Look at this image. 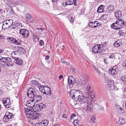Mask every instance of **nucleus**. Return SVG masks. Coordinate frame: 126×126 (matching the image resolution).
<instances>
[{
    "mask_svg": "<svg viewBox=\"0 0 126 126\" xmlns=\"http://www.w3.org/2000/svg\"><path fill=\"white\" fill-rule=\"evenodd\" d=\"M70 95L74 100L79 102V104L87 102V98L84 97L83 93L79 90H71L70 92Z\"/></svg>",
    "mask_w": 126,
    "mask_h": 126,
    "instance_id": "obj_1",
    "label": "nucleus"
},
{
    "mask_svg": "<svg viewBox=\"0 0 126 126\" xmlns=\"http://www.w3.org/2000/svg\"><path fill=\"white\" fill-rule=\"evenodd\" d=\"M24 110L27 116L31 120L35 119L40 118V114L33 110L25 108Z\"/></svg>",
    "mask_w": 126,
    "mask_h": 126,
    "instance_id": "obj_2",
    "label": "nucleus"
},
{
    "mask_svg": "<svg viewBox=\"0 0 126 126\" xmlns=\"http://www.w3.org/2000/svg\"><path fill=\"white\" fill-rule=\"evenodd\" d=\"M39 88L40 91L44 94L49 96L51 95V89L47 86L41 85Z\"/></svg>",
    "mask_w": 126,
    "mask_h": 126,
    "instance_id": "obj_3",
    "label": "nucleus"
},
{
    "mask_svg": "<svg viewBox=\"0 0 126 126\" xmlns=\"http://www.w3.org/2000/svg\"><path fill=\"white\" fill-rule=\"evenodd\" d=\"M77 83V85L78 86H81V88L87 90L88 89H88L91 90V87L88 84H87L86 80L81 81L78 79Z\"/></svg>",
    "mask_w": 126,
    "mask_h": 126,
    "instance_id": "obj_4",
    "label": "nucleus"
},
{
    "mask_svg": "<svg viewBox=\"0 0 126 126\" xmlns=\"http://www.w3.org/2000/svg\"><path fill=\"white\" fill-rule=\"evenodd\" d=\"M103 48L102 45H96L93 47L92 48V51L95 53H101L103 51Z\"/></svg>",
    "mask_w": 126,
    "mask_h": 126,
    "instance_id": "obj_5",
    "label": "nucleus"
},
{
    "mask_svg": "<svg viewBox=\"0 0 126 126\" xmlns=\"http://www.w3.org/2000/svg\"><path fill=\"white\" fill-rule=\"evenodd\" d=\"M27 94L29 98H32L33 99V97L36 95L37 94L34 89H33L32 88H30L28 91Z\"/></svg>",
    "mask_w": 126,
    "mask_h": 126,
    "instance_id": "obj_6",
    "label": "nucleus"
},
{
    "mask_svg": "<svg viewBox=\"0 0 126 126\" xmlns=\"http://www.w3.org/2000/svg\"><path fill=\"white\" fill-rule=\"evenodd\" d=\"M13 117V114L11 113L6 112L3 118V121L5 122H7L9 121V119Z\"/></svg>",
    "mask_w": 126,
    "mask_h": 126,
    "instance_id": "obj_7",
    "label": "nucleus"
},
{
    "mask_svg": "<svg viewBox=\"0 0 126 126\" xmlns=\"http://www.w3.org/2000/svg\"><path fill=\"white\" fill-rule=\"evenodd\" d=\"M19 33L20 34L22 35V37L24 38H26L28 37L29 34V31L25 29H20Z\"/></svg>",
    "mask_w": 126,
    "mask_h": 126,
    "instance_id": "obj_8",
    "label": "nucleus"
},
{
    "mask_svg": "<svg viewBox=\"0 0 126 126\" xmlns=\"http://www.w3.org/2000/svg\"><path fill=\"white\" fill-rule=\"evenodd\" d=\"M3 103L5 107L7 108H9L11 106V103L9 98H5L2 100Z\"/></svg>",
    "mask_w": 126,
    "mask_h": 126,
    "instance_id": "obj_9",
    "label": "nucleus"
},
{
    "mask_svg": "<svg viewBox=\"0 0 126 126\" xmlns=\"http://www.w3.org/2000/svg\"><path fill=\"white\" fill-rule=\"evenodd\" d=\"M80 104L81 105V106L83 107V108H85L86 107L87 110V111L91 110H92V106L91 104H88V98L87 99V102L86 103H84L82 104Z\"/></svg>",
    "mask_w": 126,
    "mask_h": 126,
    "instance_id": "obj_10",
    "label": "nucleus"
},
{
    "mask_svg": "<svg viewBox=\"0 0 126 126\" xmlns=\"http://www.w3.org/2000/svg\"><path fill=\"white\" fill-rule=\"evenodd\" d=\"M121 26L120 24L117 22L116 21L115 22L112 24L111 25V28L115 30H118L120 29L122 27Z\"/></svg>",
    "mask_w": 126,
    "mask_h": 126,
    "instance_id": "obj_11",
    "label": "nucleus"
},
{
    "mask_svg": "<svg viewBox=\"0 0 126 126\" xmlns=\"http://www.w3.org/2000/svg\"><path fill=\"white\" fill-rule=\"evenodd\" d=\"M89 26L92 28H95L100 26L101 24L98 23V22L95 21L94 22H90L88 23Z\"/></svg>",
    "mask_w": 126,
    "mask_h": 126,
    "instance_id": "obj_12",
    "label": "nucleus"
},
{
    "mask_svg": "<svg viewBox=\"0 0 126 126\" xmlns=\"http://www.w3.org/2000/svg\"><path fill=\"white\" fill-rule=\"evenodd\" d=\"M68 80L70 87H72L73 86V84L75 82V78L73 76H69Z\"/></svg>",
    "mask_w": 126,
    "mask_h": 126,
    "instance_id": "obj_13",
    "label": "nucleus"
},
{
    "mask_svg": "<svg viewBox=\"0 0 126 126\" xmlns=\"http://www.w3.org/2000/svg\"><path fill=\"white\" fill-rule=\"evenodd\" d=\"M108 87L110 90L115 89V86L113 80H109L108 82Z\"/></svg>",
    "mask_w": 126,
    "mask_h": 126,
    "instance_id": "obj_14",
    "label": "nucleus"
},
{
    "mask_svg": "<svg viewBox=\"0 0 126 126\" xmlns=\"http://www.w3.org/2000/svg\"><path fill=\"white\" fill-rule=\"evenodd\" d=\"M42 99V97L41 96L38 95L37 94L33 97V99L32 102H33L34 101H35V103L36 102H37L40 101Z\"/></svg>",
    "mask_w": 126,
    "mask_h": 126,
    "instance_id": "obj_15",
    "label": "nucleus"
},
{
    "mask_svg": "<svg viewBox=\"0 0 126 126\" xmlns=\"http://www.w3.org/2000/svg\"><path fill=\"white\" fill-rule=\"evenodd\" d=\"M14 59L16 61L15 63L19 65H22L23 63V61L20 58L18 57H14Z\"/></svg>",
    "mask_w": 126,
    "mask_h": 126,
    "instance_id": "obj_16",
    "label": "nucleus"
},
{
    "mask_svg": "<svg viewBox=\"0 0 126 126\" xmlns=\"http://www.w3.org/2000/svg\"><path fill=\"white\" fill-rule=\"evenodd\" d=\"M26 20L28 22H31L33 20V18L29 14H27L26 15Z\"/></svg>",
    "mask_w": 126,
    "mask_h": 126,
    "instance_id": "obj_17",
    "label": "nucleus"
},
{
    "mask_svg": "<svg viewBox=\"0 0 126 126\" xmlns=\"http://www.w3.org/2000/svg\"><path fill=\"white\" fill-rule=\"evenodd\" d=\"M116 21L118 23L120 24L122 27L126 23V22L124 20L120 19V18L118 19Z\"/></svg>",
    "mask_w": 126,
    "mask_h": 126,
    "instance_id": "obj_18",
    "label": "nucleus"
},
{
    "mask_svg": "<svg viewBox=\"0 0 126 126\" xmlns=\"http://www.w3.org/2000/svg\"><path fill=\"white\" fill-rule=\"evenodd\" d=\"M18 48V50L17 52L20 54H24L25 52V51L24 49L22 47H17Z\"/></svg>",
    "mask_w": 126,
    "mask_h": 126,
    "instance_id": "obj_19",
    "label": "nucleus"
},
{
    "mask_svg": "<svg viewBox=\"0 0 126 126\" xmlns=\"http://www.w3.org/2000/svg\"><path fill=\"white\" fill-rule=\"evenodd\" d=\"M114 14L115 17L118 19L120 18L122 16V13L119 10H118L115 12Z\"/></svg>",
    "mask_w": 126,
    "mask_h": 126,
    "instance_id": "obj_20",
    "label": "nucleus"
},
{
    "mask_svg": "<svg viewBox=\"0 0 126 126\" xmlns=\"http://www.w3.org/2000/svg\"><path fill=\"white\" fill-rule=\"evenodd\" d=\"M16 26L15 27H13L12 26H9V27H12V29H20L22 27V25L21 23H16Z\"/></svg>",
    "mask_w": 126,
    "mask_h": 126,
    "instance_id": "obj_21",
    "label": "nucleus"
},
{
    "mask_svg": "<svg viewBox=\"0 0 126 126\" xmlns=\"http://www.w3.org/2000/svg\"><path fill=\"white\" fill-rule=\"evenodd\" d=\"M105 7V6H104L103 5H101L98 8L97 11L99 13H101L104 11V7Z\"/></svg>",
    "mask_w": 126,
    "mask_h": 126,
    "instance_id": "obj_22",
    "label": "nucleus"
},
{
    "mask_svg": "<svg viewBox=\"0 0 126 126\" xmlns=\"http://www.w3.org/2000/svg\"><path fill=\"white\" fill-rule=\"evenodd\" d=\"M116 110L120 114H122L124 112V110L119 106H117L116 107Z\"/></svg>",
    "mask_w": 126,
    "mask_h": 126,
    "instance_id": "obj_23",
    "label": "nucleus"
},
{
    "mask_svg": "<svg viewBox=\"0 0 126 126\" xmlns=\"http://www.w3.org/2000/svg\"><path fill=\"white\" fill-rule=\"evenodd\" d=\"M9 24L8 23L4 21L3 23V25L2 26V30H5L7 29L8 28H9Z\"/></svg>",
    "mask_w": 126,
    "mask_h": 126,
    "instance_id": "obj_24",
    "label": "nucleus"
},
{
    "mask_svg": "<svg viewBox=\"0 0 126 126\" xmlns=\"http://www.w3.org/2000/svg\"><path fill=\"white\" fill-rule=\"evenodd\" d=\"M114 6L112 5H110L106 9V11L110 13L113 12L114 10Z\"/></svg>",
    "mask_w": 126,
    "mask_h": 126,
    "instance_id": "obj_25",
    "label": "nucleus"
},
{
    "mask_svg": "<svg viewBox=\"0 0 126 126\" xmlns=\"http://www.w3.org/2000/svg\"><path fill=\"white\" fill-rule=\"evenodd\" d=\"M93 92V91L92 90H90L89 89H88H88H87L85 92V93L86 95H87V97H88L90 95H91L92 94Z\"/></svg>",
    "mask_w": 126,
    "mask_h": 126,
    "instance_id": "obj_26",
    "label": "nucleus"
},
{
    "mask_svg": "<svg viewBox=\"0 0 126 126\" xmlns=\"http://www.w3.org/2000/svg\"><path fill=\"white\" fill-rule=\"evenodd\" d=\"M31 82L32 85L37 86L38 88L40 87V84L38 81L36 80H32L31 81Z\"/></svg>",
    "mask_w": 126,
    "mask_h": 126,
    "instance_id": "obj_27",
    "label": "nucleus"
},
{
    "mask_svg": "<svg viewBox=\"0 0 126 126\" xmlns=\"http://www.w3.org/2000/svg\"><path fill=\"white\" fill-rule=\"evenodd\" d=\"M116 72V69L112 68H110L109 71V74L112 75H114L115 74Z\"/></svg>",
    "mask_w": 126,
    "mask_h": 126,
    "instance_id": "obj_28",
    "label": "nucleus"
},
{
    "mask_svg": "<svg viewBox=\"0 0 126 126\" xmlns=\"http://www.w3.org/2000/svg\"><path fill=\"white\" fill-rule=\"evenodd\" d=\"M126 122V120L123 118H120L118 122L119 125H122L124 124Z\"/></svg>",
    "mask_w": 126,
    "mask_h": 126,
    "instance_id": "obj_29",
    "label": "nucleus"
},
{
    "mask_svg": "<svg viewBox=\"0 0 126 126\" xmlns=\"http://www.w3.org/2000/svg\"><path fill=\"white\" fill-rule=\"evenodd\" d=\"M7 39L9 42L14 44L16 39L14 38L13 37H10L8 38H7Z\"/></svg>",
    "mask_w": 126,
    "mask_h": 126,
    "instance_id": "obj_30",
    "label": "nucleus"
},
{
    "mask_svg": "<svg viewBox=\"0 0 126 126\" xmlns=\"http://www.w3.org/2000/svg\"><path fill=\"white\" fill-rule=\"evenodd\" d=\"M37 106H39V108H40V109H42L45 108L46 106V105L43 103H40L39 104H37Z\"/></svg>",
    "mask_w": 126,
    "mask_h": 126,
    "instance_id": "obj_31",
    "label": "nucleus"
},
{
    "mask_svg": "<svg viewBox=\"0 0 126 126\" xmlns=\"http://www.w3.org/2000/svg\"><path fill=\"white\" fill-rule=\"evenodd\" d=\"M120 41L119 40L117 41H116L114 44V46L116 47H119L120 45V44L119 43Z\"/></svg>",
    "mask_w": 126,
    "mask_h": 126,
    "instance_id": "obj_32",
    "label": "nucleus"
},
{
    "mask_svg": "<svg viewBox=\"0 0 126 126\" xmlns=\"http://www.w3.org/2000/svg\"><path fill=\"white\" fill-rule=\"evenodd\" d=\"M41 122L44 125V126H47L48 123V121L46 119L42 121Z\"/></svg>",
    "mask_w": 126,
    "mask_h": 126,
    "instance_id": "obj_33",
    "label": "nucleus"
},
{
    "mask_svg": "<svg viewBox=\"0 0 126 126\" xmlns=\"http://www.w3.org/2000/svg\"><path fill=\"white\" fill-rule=\"evenodd\" d=\"M73 124H74L75 126H78L79 124V122L78 120H74L73 122Z\"/></svg>",
    "mask_w": 126,
    "mask_h": 126,
    "instance_id": "obj_34",
    "label": "nucleus"
},
{
    "mask_svg": "<svg viewBox=\"0 0 126 126\" xmlns=\"http://www.w3.org/2000/svg\"><path fill=\"white\" fill-rule=\"evenodd\" d=\"M14 61L12 60L11 61V62L7 63V65L8 66L12 67L14 65Z\"/></svg>",
    "mask_w": 126,
    "mask_h": 126,
    "instance_id": "obj_35",
    "label": "nucleus"
},
{
    "mask_svg": "<svg viewBox=\"0 0 126 126\" xmlns=\"http://www.w3.org/2000/svg\"><path fill=\"white\" fill-rule=\"evenodd\" d=\"M65 3L66 5H71L73 4V2L71 1L68 0L66 1Z\"/></svg>",
    "mask_w": 126,
    "mask_h": 126,
    "instance_id": "obj_36",
    "label": "nucleus"
},
{
    "mask_svg": "<svg viewBox=\"0 0 126 126\" xmlns=\"http://www.w3.org/2000/svg\"><path fill=\"white\" fill-rule=\"evenodd\" d=\"M5 21L6 22L8 23V24H9V25L13 23V19H12L7 20Z\"/></svg>",
    "mask_w": 126,
    "mask_h": 126,
    "instance_id": "obj_37",
    "label": "nucleus"
},
{
    "mask_svg": "<svg viewBox=\"0 0 126 126\" xmlns=\"http://www.w3.org/2000/svg\"><path fill=\"white\" fill-rule=\"evenodd\" d=\"M18 53L17 52V51H13L12 52V57L14 59V57H15L14 56L15 55H16L17 54H18Z\"/></svg>",
    "mask_w": 126,
    "mask_h": 126,
    "instance_id": "obj_38",
    "label": "nucleus"
},
{
    "mask_svg": "<svg viewBox=\"0 0 126 126\" xmlns=\"http://www.w3.org/2000/svg\"><path fill=\"white\" fill-rule=\"evenodd\" d=\"M34 108H35L36 111L37 110L38 111H40L42 110V109H40V108H39V106H37V104L35 105V106L34 105L33 106Z\"/></svg>",
    "mask_w": 126,
    "mask_h": 126,
    "instance_id": "obj_39",
    "label": "nucleus"
},
{
    "mask_svg": "<svg viewBox=\"0 0 126 126\" xmlns=\"http://www.w3.org/2000/svg\"><path fill=\"white\" fill-rule=\"evenodd\" d=\"M70 72L72 73H76L77 72V70L75 68L72 67L70 69Z\"/></svg>",
    "mask_w": 126,
    "mask_h": 126,
    "instance_id": "obj_40",
    "label": "nucleus"
},
{
    "mask_svg": "<svg viewBox=\"0 0 126 126\" xmlns=\"http://www.w3.org/2000/svg\"><path fill=\"white\" fill-rule=\"evenodd\" d=\"M91 119L92 122L95 123L96 120V117L94 115H93L91 117Z\"/></svg>",
    "mask_w": 126,
    "mask_h": 126,
    "instance_id": "obj_41",
    "label": "nucleus"
},
{
    "mask_svg": "<svg viewBox=\"0 0 126 126\" xmlns=\"http://www.w3.org/2000/svg\"><path fill=\"white\" fill-rule=\"evenodd\" d=\"M6 59V64H7V63L11 62V61L13 60L10 57H7V59Z\"/></svg>",
    "mask_w": 126,
    "mask_h": 126,
    "instance_id": "obj_42",
    "label": "nucleus"
},
{
    "mask_svg": "<svg viewBox=\"0 0 126 126\" xmlns=\"http://www.w3.org/2000/svg\"><path fill=\"white\" fill-rule=\"evenodd\" d=\"M16 23L15 22H14V24L13 23V24H11L9 26V28H10L11 29H12V27H9V26H12L13 27H15L16 26Z\"/></svg>",
    "mask_w": 126,
    "mask_h": 126,
    "instance_id": "obj_43",
    "label": "nucleus"
},
{
    "mask_svg": "<svg viewBox=\"0 0 126 126\" xmlns=\"http://www.w3.org/2000/svg\"><path fill=\"white\" fill-rule=\"evenodd\" d=\"M121 80L123 81L126 82V76H124L121 78Z\"/></svg>",
    "mask_w": 126,
    "mask_h": 126,
    "instance_id": "obj_44",
    "label": "nucleus"
},
{
    "mask_svg": "<svg viewBox=\"0 0 126 126\" xmlns=\"http://www.w3.org/2000/svg\"><path fill=\"white\" fill-rule=\"evenodd\" d=\"M7 59V58L2 57V58L0 59L2 61L6 63V59Z\"/></svg>",
    "mask_w": 126,
    "mask_h": 126,
    "instance_id": "obj_45",
    "label": "nucleus"
},
{
    "mask_svg": "<svg viewBox=\"0 0 126 126\" xmlns=\"http://www.w3.org/2000/svg\"><path fill=\"white\" fill-rule=\"evenodd\" d=\"M36 29L37 30V31L39 33H41V32L44 29V28H37Z\"/></svg>",
    "mask_w": 126,
    "mask_h": 126,
    "instance_id": "obj_46",
    "label": "nucleus"
},
{
    "mask_svg": "<svg viewBox=\"0 0 126 126\" xmlns=\"http://www.w3.org/2000/svg\"><path fill=\"white\" fill-rule=\"evenodd\" d=\"M94 95H92L91 94L88 97H87V98H88H88H89V99H91V98H92V99H93L94 98Z\"/></svg>",
    "mask_w": 126,
    "mask_h": 126,
    "instance_id": "obj_47",
    "label": "nucleus"
},
{
    "mask_svg": "<svg viewBox=\"0 0 126 126\" xmlns=\"http://www.w3.org/2000/svg\"><path fill=\"white\" fill-rule=\"evenodd\" d=\"M118 34L120 36L123 35L124 34V32L122 30H119L118 32Z\"/></svg>",
    "mask_w": 126,
    "mask_h": 126,
    "instance_id": "obj_48",
    "label": "nucleus"
},
{
    "mask_svg": "<svg viewBox=\"0 0 126 126\" xmlns=\"http://www.w3.org/2000/svg\"><path fill=\"white\" fill-rule=\"evenodd\" d=\"M39 43L40 46H42L44 45L43 41L41 40H40L39 41Z\"/></svg>",
    "mask_w": 126,
    "mask_h": 126,
    "instance_id": "obj_49",
    "label": "nucleus"
},
{
    "mask_svg": "<svg viewBox=\"0 0 126 126\" xmlns=\"http://www.w3.org/2000/svg\"><path fill=\"white\" fill-rule=\"evenodd\" d=\"M76 116L75 114L74 113L72 114L70 116V118L71 120L72 119H73L74 117H75Z\"/></svg>",
    "mask_w": 126,
    "mask_h": 126,
    "instance_id": "obj_50",
    "label": "nucleus"
},
{
    "mask_svg": "<svg viewBox=\"0 0 126 126\" xmlns=\"http://www.w3.org/2000/svg\"><path fill=\"white\" fill-rule=\"evenodd\" d=\"M103 17L104 19H106L108 17V15L106 14L104 15L103 16Z\"/></svg>",
    "mask_w": 126,
    "mask_h": 126,
    "instance_id": "obj_51",
    "label": "nucleus"
},
{
    "mask_svg": "<svg viewBox=\"0 0 126 126\" xmlns=\"http://www.w3.org/2000/svg\"><path fill=\"white\" fill-rule=\"evenodd\" d=\"M74 19L73 18L71 17L70 19H69V21H70L71 23H72L73 22Z\"/></svg>",
    "mask_w": 126,
    "mask_h": 126,
    "instance_id": "obj_52",
    "label": "nucleus"
},
{
    "mask_svg": "<svg viewBox=\"0 0 126 126\" xmlns=\"http://www.w3.org/2000/svg\"><path fill=\"white\" fill-rule=\"evenodd\" d=\"M33 36L35 39H37L38 40H39V37L38 36L36 35H34Z\"/></svg>",
    "mask_w": 126,
    "mask_h": 126,
    "instance_id": "obj_53",
    "label": "nucleus"
},
{
    "mask_svg": "<svg viewBox=\"0 0 126 126\" xmlns=\"http://www.w3.org/2000/svg\"><path fill=\"white\" fill-rule=\"evenodd\" d=\"M18 42V45H20L21 44V41L19 39H17Z\"/></svg>",
    "mask_w": 126,
    "mask_h": 126,
    "instance_id": "obj_54",
    "label": "nucleus"
},
{
    "mask_svg": "<svg viewBox=\"0 0 126 126\" xmlns=\"http://www.w3.org/2000/svg\"><path fill=\"white\" fill-rule=\"evenodd\" d=\"M109 57L110 58L113 59L115 58V57L114 56V55L113 54H112Z\"/></svg>",
    "mask_w": 126,
    "mask_h": 126,
    "instance_id": "obj_55",
    "label": "nucleus"
},
{
    "mask_svg": "<svg viewBox=\"0 0 126 126\" xmlns=\"http://www.w3.org/2000/svg\"><path fill=\"white\" fill-rule=\"evenodd\" d=\"M124 95L126 96V87L125 88L124 91Z\"/></svg>",
    "mask_w": 126,
    "mask_h": 126,
    "instance_id": "obj_56",
    "label": "nucleus"
},
{
    "mask_svg": "<svg viewBox=\"0 0 126 126\" xmlns=\"http://www.w3.org/2000/svg\"><path fill=\"white\" fill-rule=\"evenodd\" d=\"M61 62L62 63H64V64H66L67 65H69V64H69V63H67V62H63V61L62 60H61Z\"/></svg>",
    "mask_w": 126,
    "mask_h": 126,
    "instance_id": "obj_57",
    "label": "nucleus"
},
{
    "mask_svg": "<svg viewBox=\"0 0 126 126\" xmlns=\"http://www.w3.org/2000/svg\"><path fill=\"white\" fill-rule=\"evenodd\" d=\"M15 41L14 44L16 45H18V42H17V40L15 39Z\"/></svg>",
    "mask_w": 126,
    "mask_h": 126,
    "instance_id": "obj_58",
    "label": "nucleus"
},
{
    "mask_svg": "<svg viewBox=\"0 0 126 126\" xmlns=\"http://www.w3.org/2000/svg\"><path fill=\"white\" fill-rule=\"evenodd\" d=\"M49 56L47 55V56L46 57L45 59L46 60H47L49 59Z\"/></svg>",
    "mask_w": 126,
    "mask_h": 126,
    "instance_id": "obj_59",
    "label": "nucleus"
},
{
    "mask_svg": "<svg viewBox=\"0 0 126 126\" xmlns=\"http://www.w3.org/2000/svg\"><path fill=\"white\" fill-rule=\"evenodd\" d=\"M4 38V36L2 35H1L0 36V39H2Z\"/></svg>",
    "mask_w": 126,
    "mask_h": 126,
    "instance_id": "obj_60",
    "label": "nucleus"
},
{
    "mask_svg": "<svg viewBox=\"0 0 126 126\" xmlns=\"http://www.w3.org/2000/svg\"><path fill=\"white\" fill-rule=\"evenodd\" d=\"M95 70L98 73H99V71L97 67L95 68Z\"/></svg>",
    "mask_w": 126,
    "mask_h": 126,
    "instance_id": "obj_61",
    "label": "nucleus"
},
{
    "mask_svg": "<svg viewBox=\"0 0 126 126\" xmlns=\"http://www.w3.org/2000/svg\"><path fill=\"white\" fill-rule=\"evenodd\" d=\"M63 118H67V116L65 114H64L63 116Z\"/></svg>",
    "mask_w": 126,
    "mask_h": 126,
    "instance_id": "obj_62",
    "label": "nucleus"
},
{
    "mask_svg": "<svg viewBox=\"0 0 126 126\" xmlns=\"http://www.w3.org/2000/svg\"><path fill=\"white\" fill-rule=\"evenodd\" d=\"M3 93V91L2 90L0 89V95L2 94Z\"/></svg>",
    "mask_w": 126,
    "mask_h": 126,
    "instance_id": "obj_63",
    "label": "nucleus"
},
{
    "mask_svg": "<svg viewBox=\"0 0 126 126\" xmlns=\"http://www.w3.org/2000/svg\"><path fill=\"white\" fill-rule=\"evenodd\" d=\"M60 79H61L63 78V76L62 75H60L59 77Z\"/></svg>",
    "mask_w": 126,
    "mask_h": 126,
    "instance_id": "obj_64",
    "label": "nucleus"
}]
</instances>
